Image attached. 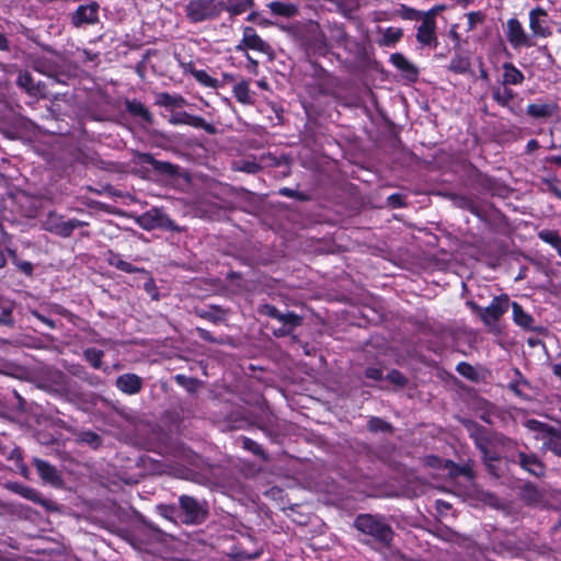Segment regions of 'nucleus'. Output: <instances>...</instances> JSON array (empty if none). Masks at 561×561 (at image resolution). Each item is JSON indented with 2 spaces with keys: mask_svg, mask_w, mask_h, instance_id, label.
I'll return each mask as SVG.
<instances>
[{
  "mask_svg": "<svg viewBox=\"0 0 561 561\" xmlns=\"http://www.w3.org/2000/svg\"><path fill=\"white\" fill-rule=\"evenodd\" d=\"M245 57L248 60V64L245 66L247 70L253 75H257L259 62L255 59H253L247 51Z\"/></svg>",
  "mask_w": 561,
  "mask_h": 561,
  "instance_id": "63",
  "label": "nucleus"
},
{
  "mask_svg": "<svg viewBox=\"0 0 561 561\" xmlns=\"http://www.w3.org/2000/svg\"><path fill=\"white\" fill-rule=\"evenodd\" d=\"M392 65L405 75L409 79L415 80L417 77V69L412 65L402 54L394 53L390 56Z\"/></svg>",
  "mask_w": 561,
  "mask_h": 561,
  "instance_id": "28",
  "label": "nucleus"
},
{
  "mask_svg": "<svg viewBox=\"0 0 561 561\" xmlns=\"http://www.w3.org/2000/svg\"><path fill=\"white\" fill-rule=\"evenodd\" d=\"M99 12L100 4L96 1L81 4L70 14V22L77 28L94 25L100 21Z\"/></svg>",
  "mask_w": 561,
  "mask_h": 561,
  "instance_id": "10",
  "label": "nucleus"
},
{
  "mask_svg": "<svg viewBox=\"0 0 561 561\" xmlns=\"http://www.w3.org/2000/svg\"><path fill=\"white\" fill-rule=\"evenodd\" d=\"M387 380H389L391 383L399 386V387L405 386L407 381H408L407 378L404 377V375L397 369H392L387 375Z\"/></svg>",
  "mask_w": 561,
  "mask_h": 561,
  "instance_id": "54",
  "label": "nucleus"
},
{
  "mask_svg": "<svg viewBox=\"0 0 561 561\" xmlns=\"http://www.w3.org/2000/svg\"><path fill=\"white\" fill-rule=\"evenodd\" d=\"M516 96V93L508 88L507 85L493 87L492 88V99L500 106L508 108L511 113L518 115V112L511 105L512 100Z\"/></svg>",
  "mask_w": 561,
  "mask_h": 561,
  "instance_id": "25",
  "label": "nucleus"
},
{
  "mask_svg": "<svg viewBox=\"0 0 561 561\" xmlns=\"http://www.w3.org/2000/svg\"><path fill=\"white\" fill-rule=\"evenodd\" d=\"M540 185L542 192L552 194L561 199V180L557 175L552 174L541 178Z\"/></svg>",
  "mask_w": 561,
  "mask_h": 561,
  "instance_id": "33",
  "label": "nucleus"
},
{
  "mask_svg": "<svg viewBox=\"0 0 561 561\" xmlns=\"http://www.w3.org/2000/svg\"><path fill=\"white\" fill-rule=\"evenodd\" d=\"M261 313L276 320L280 318V311L275 306L267 304L261 307Z\"/></svg>",
  "mask_w": 561,
  "mask_h": 561,
  "instance_id": "59",
  "label": "nucleus"
},
{
  "mask_svg": "<svg viewBox=\"0 0 561 561\" xmlns=\"http://www.w3.org/2000/svg\"><path fill=\"white\" fill-rule=\"evenodd\" d=\"M511 306L513 312V321L516 325L527 331L541 332L542 329L534 325L535 319L529 313H527L518 302L513 301Z\"/></svg>",
  "mask_w": 561,
  "mask_h": 561,
  "instance_id": "22",
  "label": "nucleus"
},
{
  "mask_svg": "<svg viewBox=\"0 0 561 561\" xmlns=\"http://www.w3.org/2000/svg\"><path fill=\"white\" fill-rule=\"evenodd\" d=\"M31 314L39 320L42 323L46 324L49 329H56L57 324L54 320L49 319L48 317L42 314L38 310H31Z\"/></svg>",
  "mask_w": 561,
  "mask_h": 561,
  "instance_id": "58",
  "label": "nucleus"
},
{
  "mask_svg": "<svg viewBox=\"0 0 561 561\" xmlns=\"http://www.w3.org/2000/svg\"><path fill=\"white\" fill-rule=\"evenodd\" d=\"M184 11L191 23L213 21L220 16V7L217 0H190Z\"/></svg>",
  "mask_w": 561,
  "mask_h": 561,
  "instance_id": "3",
  "label": "nucleus"
},
{
  "mask_svg": "<svg viewBox=\"0 0 561 561\" xmlns=\"http://www.w3.org/2000/svg\"><path fill=\"white\" fill-rule=\"evenodd\" d=\"M69 373L79 379L89 382L90 385H94L93 376L90 375L83 367L81 366H72L69 369Z\"/></svg>",
  "mask_w": 561,
  "mask_h": 561,
  "instance_id": "53",
  "label": "nucleus"
},
{
  "mask_svg": "<svg viewBox=\"0 0 561 561\" xmlns=\"http://www.w3.org/2000/svg\"><path fill=\"white\" fill-rule=\"evenodd\" d=\"M421 24L416 30V41L422 46H430L436 48L438 45V39L436 36V21H433L431 18L421 19Z\"/></svg>",
  "mask_w": 561,
  "mask_h": 561,
  "instance_id": "16",
  "label": "nucleus"
},
{
  "mask_svg": "<svg viewBox=\"0 0 561 561\" xmlns=\"http://www.w3.org/2000/svg\"><path fill=\"white\" fill-rule=\"evenodd\" d=\"M33 466L35 467L37 473L44 480L45 482L58 486L62 483V479L56 469L55 466L50 465L48 461L34 458L33 459Z\"/></svg>",
  "mask_w": 561,
  "mask_h": 561,
  "instance_id": "18",
  "label": "nucleus"
},
{
  "mask_svg": "<svg viewBox=\"0 0 561 561\" xmlns=\"http://www.w3.org/2000/svg\"><path fill=\"white\" fill-rule=\"evenodd\" d=\"M34 70L55 80L57 83L66 84L69 75L61 70L51 59L38 58L33 66Z\"/></svg>",
  "mask_w": 561,
  "mask_h": 561,
  "instance_id": "14",
  "label": "nucleus"
},
{
  "mask_svg": "<svg viewBox=\"0 0 561 561\" xmlns=\"http://www.w3.org/2000/svg\"><path fill=\"white\" fill-rule=\"evenodd\" d=\"M268 8L273 14L284 18H293L298 13L297 5L288 2L272 1L268 3Z\"/></svg>",
  "mask_w": 561,
  "mask_h": 561,
  "instance_id": "31",
  "label": "nucleus"
},
{
  "mask_svg": "<svg viewBox=\"0 0 561 561\" xmlns=\"http://www.w3.org/2000/svg\"><path fill=\"white\" fill-rule=\"evenodd\" d=\"M403 36V30L400 27H387L380 39V45L392 47L394 46Z\"/></svg>",
  "mask_w": 561,
  "mask_h": 561,
  "instance_id": "36",
  "label": "nucleus"
},
{
  "mask_svg": "<svg viewBox=\"0 0 561 561\" xmlns=\"http://www.w3.org/2000/svg\"><path fill=\"white\" fill-rule=\"evenodd\" d=\"M283 325L288 327L294 330L299 327L302 322V318L296 314L295 312H280V318L277 319Z\"/></svg>",
  "mask_w": 561,
  "mask_h": 561,
  "instance_id": "46",
  "label": "nucleus"
},
{
  "mask_svg": "<svg viewBox=\"0 0 561 561\" xmlns=\"http://www.w3.org/2000/svg\"><path fill=\"white\" fill-rule=\"evenodd\" d=\"M125 106L130 115L141 118L144 122L148 124L152 123V114L140 101L136 99L127 100Z\"/></svg>",
  "mask_w": 561,
  "mask_h": 561,
  "instance_id": "30",
  "label": "nucleus"
},
{
  "mask_svg": "<svg viewBox=\"0 0 561 561\" xmlns=\"http://www.w3.org/2000/svg\"><path fill=\"white\" fill-rule=\"evenodd\" d=\"M468 18V26L467 31H473L477 25L482 24L485 20V14L481 11H472L467 14Z\"/></svg>",
  "mask_w": 561,
  "mask_h": 561,
  "instance_id": "49",
  "label": "nucleus"
},
{
  "mask_svg": "<svg viewBox=\"0 0 561 561\" xmlns=\"http://www.w3.org/2000/svg\"><path fill=\"white\" fill-rule=\"evenodd\" d=\"M354 526L358 531L371 537L375 542L383 547L390 546L393 539V530L382 516L360 514L355 518Z\"/></svg>",
  "mask_w": 561,
  "mask_h": 561,
  "instance_id": "1",
  "label": "nucleus"
},
{
  "mask_svg": "<svg viewBox=\"0 0 561 561\" xmlns=\"http://www.w3.org/2000/svg\"><path fill=\"white\" fill-rule=\"evenodd\" d=\"M180 122L184 123V124H187L190 126L196 127V128H202V129L206 130L209 134L215 133V127L211 124L207 123L201 116L190 115V114L185 113L184 114V119H181Z\"/></svg>",
  "mask_w": 561,
  "mask_h": 561,
  "instance_id": "38",
  "label": "nucleus"
},
{
  "mask_svg": "<svg viewBox=\"0 0 561 561\" xmlns=\"http://www.w3.org/2000/svg\"><path fill=\"white\" fill-rule=\"evenodd\" d=\"M0 308H1L0 325L13 328L15 325V320L12 314L14 304L13 302L2 304V301H0Z\"/></svg>",
  "mask_w": 561,
  "mask_h": 561,
  "instance_id": "40",
  "label": "nucleus"
},
{
  "mask_svg": "<svg viewBox=\"0 0 561 561\" xmlns=\"http://www.w3.org/2000/svg\"><path fill=\"white\" fill-rule=\"evenodd\" d=\"M157 104L165 107L175 106L176 99L167 92H162L158 95Z\"/></svg>",
  "mask_w": 561,
  "mask_h": 561,
  "instance_id": "57",
  "label": "nucleus"
},
{
  "mask_svg": "<svg viewBox=\"0 0 561 561\" xmlns=\"http://www.w3.org/2000/svg\"><path fill=\"white\" fill-rule=\"evenodd\" d=\"M133 161L136 164H144V163L150 164L157 174L165 176L168 179H174L180 175V167L179 165L173 164L169 161L157 160L149 152L134 151L133 152Z\"/></svg>",
  "mask_w": 561,
  "mask_h": 561,
  "instance_id": "6",
  "label": "nucleus"
},
{
  "mask_svg": "<svg viewBox=\"0 0 561 561\" xmlns=\"http://www.w3.org/2000/svg\"><path fill=\"white\" fill-rule=\"evenodd\" d=\"M157 511L162 517L169 520H173L175 518L178 508L174 505H158Z\"/></svg>",
  "mask_w": 561,
  "mask_h": 561,
  "instance_id": "56",
  "label": "nucleus"
},
{
  "mask_svg": "<svg viewBox=\"0 0 561 561\" xmlns=\"http://www.w3.org/2000/svg\"><path fill=\"white\" fill-rule=\"evenodd\" d=\"M508 461L517 463L523 470L536 478H541L546 474L545 463L534 453L526 454L524 451H517L515 456L508 458Z\"/></svg>",
  "mask_w": 561,
  "mask_h": 561,
  "instance_id": "12",
  "label": "nucleus"
},
{
  "mask_svg": "<svg viewBox=\"0 0 561 561\" xmlns=\"http://www.w3.org/2000/svg\"><path fill=\"white\" fill-rule=\"evenodd\" d=\"M257 428L261 430L272 442L277 443L280 436V433L277 428L268 423H261L257 425Z\"/></svg>",
  "mask_w": 561,
  "mask_h": 561,
  "instance_id": "52",
  "label": "nucleus"
},
{
  "mask_svg": "<svg viewBox=\"0 0 561 561\" xmlns=\"http://www.w3.org/2000/svg\"><path fill=\"white\" fill-rule=\"evenodd\" d=\"M103 356L104 352L94 347H89L83 352L84 359L95 369H100L102 367Z\"/></svg>",
  "mask_w": 561,
  "mask_h": 561,
  "instance_id": "41",
  "label": "nucleus"
},
{
  "mask_svg": "<svg viewBox=\"0 0 561 561\" xmlns=\"http://www.w3.org/2000/svg\"><path fill=\"white\" fill-rule=\"evenodd\" d=\"M78 439L80 443L87 444L94 449L99 448L102 444L101 436L92 431L81 432L78 436Z\"/></svg>",
  "mask_w": 561,
  "mask_h": 561,
  "instance_id": "43",
  "label": "nucleus"
},
{
  "mask_svg": "<svg viewBox=\"0 0 561 561\" xmlns=\"http://www.w3.org/2000/svg\"><path fill=\"white\" fill-rule=\"evenodd\" d=\"M247 49L256 50L268 56L273 55L271 45L263 41L251 26L243 28L242 41L236 46L237 51H247Z\"/></svg>",
  "mask_w": 561,
  "mask_h": 561,
  "instance_id": "11",
  "label": "nucleus"
},
{
  "mask_svg": "<svg viewBox=\"0 0 561 561\" xmlns=\"http://www.w3.org/2000/svg\"><path fill=\"white\" fill-rule=\"evenodd\" d=\"M179 504L184 515L183 522L185 524L198 525L206 519L208 511L205 503L190 495H181Z\"/></svg>",
  "mask_w": 561,
  "mask_h": 561,
  "instance_id": "5",
  "label": "nucleus"
},
{
  "mask_svg": "<svg viewBox=\"0 0 561 561\" xmlns=\"http://www.w3.org/2000/svg\"><path fill=\"white\" fill-rule=\"evenodd\" d=\"M502 85H518L525 80L524 73L512 62H504Z\"/></svg>",
  "mask_w": 561,
  "mask_h": 561,
  "instance_id": "27",
  "label": "nucleus"
},
{
  "mask_svg": "<svg viewBox=\"0 0 561 561\" xmlns=\"http://www.w3.org/2000/svg\"><path fill=\"white\" fill-rule=\"evenodd\" d=\"M365 376L369 379H373V380H381L382 379V376H383V373H382V369L381 368H378V367H368L366 368L365 370Z\"/></svg>",
  "mask_w": 561,
  "mask_h": 561,
  "instance_id": "61",
  "label": "nucleus"
},
{
  "mask_svg": "<svg viewBox=\"0 0 561 561\" xmlns=\"http://www.w3.org/2000/svg\"><path fill=\"white\" fill-rule=\"evenodd\" d=\"M105 261L108 265L128 273V274H135V273H145V268L134 266L133 264L124 261L121 256V254L114 252L113 250H107L104 254Z\"/></svg>",
  "mask_w": 561,
  "mask_h": 561,
  "instance_id": "24",
  "label": "nucleus"
},
{
  "mask_svg": "<svg viewBox=\"0 0 561 561\" xmlns=\"http://www.w3.org/2000/svg\"><path fill=\"white\" fill-rule=\"evenodd\" d=\"M445 195L458 208L466 209L482 220L486 219V211L481 206L476 204L470 197H468L466 195H459L456 193H447Z\"/></svg>",
  "mask_w": 561,
  "mask_h": 561,
  "instance_id": "20",
  "label": "nucleus"
},
{
  "mask_svg": "<svg viewBox=\"0 0 561 561\" xmlns=\"http://www.w3.org/2000/svg\"><path fill=\"white\" fill-rule=\"evenodd\" d=\"M463 425L470 437L473 439L476 447L480 451H484L485 446L490 443L486 428L471 420L463 421Z\"/></svg>",
  "mask_w": 561,
  "mask_h": 561,
  "instance_id": "21",
  "label": "nucleus"
},
{
  "mask_svg": "<svg viewBox=\"0 0 561 561\" xmlns=\"http://www.w3.org/2000/svg\"><path fill=\"white\" fill-rule=\"evenodd\" d=\"M239 440L241 442L242 448H244L245 450L252 453L253 455L262 458L263 460H267L268 457H267L266 453L264 451L262 446L260 444H257L255 440H253L247 436H241L239 438Z\"/></svg>",
  "mask_w": 561,
  "mask_h": 561,
  "instance_id": "39",
  "label": "nucleus"
},
{
  "mask_svg": "<svg viewBox=\"0 0 561 561\" xmlns=\"http://www.w3.org/2000/svg\"><path fill=\"white\" fill-rule=\"evenodd\" d=\"M140 227L147 231L163 229L173 232H180L181 228L169 217V215L159 207H152L145 211L138 219Z\"/></svg>",
  "mask_w": 561,
  "mask_h": 561,
  "instance_id": "4",
  "label": "nucleus"
},
{
  "mask_svg": "<svg viewBox=\"0 0 561 561\" xmlns=\"http://www.w3.org/2000/svg\"><path fill=\"white\" fill-rule=\"evenodd\" d=\"M494 442L496 445L501 446L507 451L516 449L518 445L515 439H512L503 434H495Z\"/></svg>",
  "mask_w": 561,
  "mask_h": 561,
  "instance_id": "50",
  "label": "nucleus"
},
{
  "mask_svg": "<svg viewBox=\"0 0 561 561\" xmlns=\"http://www.w3.org/2000/svg\"><path fill=\"white\" fill-rule=\"evenodd\" d=\"M16 84L31 96H37L41 93V83L35 82L28 71H20Z\"/></svg>",
  "mask_w": 561,
  "mask_h": 561,
  "instance_id": "29",
  "label": "nucleus"
},
{
  "mask_svg": "<svg viewBox=\"0 0 561 561\" xmlns=\"http://www.w3.org/2000/svg\"><path fill=\"white\" fill-rule=\"evenodd\" d=\"M480 453L482 455V460H483L484 465L488 466L490 470H492L493 469L492 463L499 461L500 456L495 451L489 450L488 445L485 446V450L480 451Z\"/></svg>",
  "mask_w": 561,
  "mask_h": 561,
  "instance_id": "55",
  "label": "nucleus"
},
{
  "mask_svg": "<svg viewBox=\"0 0 561 561\" xmlns=\"http://www.w3.org/2000/svg\"><path fill=\"white\" fill-rule=\"evenodd\" d=\"M145 289L147 293H149L151 295L152 299H154V300L159 299V294L157 291L156 285L152 279H149L148 282L145 283Z\"/></svg>",
  "mask_w": 561,
  "mask_h": 561,
  "instance_id": "64",
  "label": "nucleus"
},
{
  "mask_svg": "<svg viewBox=\"0 0 561 561\" xmlns=\"http://www.w3.org/2000/svg\"><path fill=\"white\" fill-rule=\"evenodd\" d=\"M456 370L458 374H460L461 376H463L470 380H474L477 378L476 369L470 364H468L466 362H460L457 365Z\"/></svg>",
  "mask_w": 561,
  "mask_h": 561,
  "instance_id": "51",
  "label": "nucleus"
},
{
  "mask_svg": "<svg viewBox=\"0 0 561 561\" xmlns=\"http://www.w3.org/2000/svg\"><path fill=\"white\" fill-rule=\"evenodd\" d=\"M54 383L56 391L71 402L79 401L83 397L80 386L62 373L54 376Z\"/></svg>",
  "mask_w": 561,
  "mask_h": 561,
  "instance_id": "13",
  "label": "nucleus"
},
{
  "mask_svg": "<svg viewBox=\"0 0 561 561\" xmlns=\"http://www.w3.org/2000/svg\"><path fill=\"white\" fill-rule=\"evenodd\" d=\"M329 39L335 46L342 47L352 55H359L363 50L362 45L350 36L343 24L333 23L329 25Z\"/></svg>",
  "mask_w": 561,
  "mask_h": 561,
  "instance_id": "8",
  "label": "nucleus"
},
{
  "mask_svg": "<svg viewBox=\"0 0 561 561\" xmlns=\"http://www.w3.org/2000/svg\"><path fill=\"white\" fill-rule=\"evenodd\" d=\"M387 201H388V205L391 206L392 208H400V207L404 206L403 197H402V195H400L398 193L391 194L387 198Z\"/></svg>",
  "mask_w": 561,
  "mask_h": 561,
  "instance_id": "62",
  "label": "nucleus"
},
{
  "mask_svg": "<svg viewBox=\"0 0 561 561\" xmlns=\"http://www.w3.org/2000/svg\"><path fill=\"white\" fill-rule=\"evenodd\" d=\"M471 308L479 312L482 321L486 324L496 322L508 309L510 299L506 295L494 297L491 304L481 308L477 304L471 302Z\"/></svg>",
  "mask_w": 561,
  "mask_h": 561,
  "instance_id": "9",
  "label": "nucleus"
},
{
  "mask_svg": "<svg viewBox=\"0 0 561 561\" xmlns=\"http://www.w3.org/2000/svg\"><path fill=\"white\" fill-rule=\"evenodd\" d=\"M196 314L199 318L205 319V320L210 321L216 324L219 322H222L225 319V312L218 306H210L209 309H198V310H196Z\"/></svg>",
  "mask_w": 561,
  "mask_h": 561,
  "instance_id": "35",
  "label": "nucleus"
},
{
  "mask_svg": "<svg viewBox=\"0 0 561 561\" xmlns=\"http://www.w3.org/2000/svg\"><path fill=\"white\" fill-rule=\"evenodd\" d=\"M87 225L88 222L81 221L76 218L64 220L61 216L54 213H49L46 220L43 222V227L46 231H49L62 238L70 237L75 229Z\"/></svg>",
  "mask_w": 561,
  "mask_h": 561,
  "instance_id": "7",
  "label": "nucleus"
},
{
  "mask_svg": "<svg viewBox=\"0 0 561 561\" xmlns=\"http://www.w3.org/2000/svg\"><path fill=\"white\" fill-rule=\"evenodd\" d=\"M233 95L238 102L242 104H252V95L250 91L249 82L241 81L233 87Z\"/></svg>",
  "mask_w": 561,
  "mask_h": 561,
  "instance_id": "37",
  "label": "nucleus"
},
{
  "mask_svg": "<svg viewBox=\"0 0 561 561\" xmlns=\"http://www.w3.org/2000/svg\"><path fill=\"white\" fill-rule=\"evenodd\" d=\"M197 335L206 342L219 344L220 341L216 339L209 331L203 329V328H196L195 329Z\"/></svg>",
  "mask_w": 561,
  "mask_h": 561,
  "instance_id": "60",
  "label": "nucleus"
},
{
  "mask_svg": "<svg viewBox=\"0 0 561 561\" xmlns=\"http://www.w3.org/2000/svg\"><path fill=\"white\" fill-rule=\"evenodd\" d=\"M192 75L201 84L216 89L219 87V81L213 77H210L205 70H192Z\"/></svg>",
  "mask_w": 561,
  "mask_h": 561,
  "instance_id": "44",
  "label": "nucleus"
},
{
  "mask_svg": "<svg viewBox=\"0 0 561 561\" xmlns=\"http://www.w3.org/2000/svg\"><path fill=\"white\" fill-rule=\"evenodd\" d=\"M220 14L226 11L230 18L241 15L254 7V0H222L218 1Z\"/></svg>",
  "mask_w": 561,
  "mask_h": 561,
  "instance_id": "23",
  "label": "nucleus"
},
{
  "mask_svg": "<svg viewBox=\"0 0 561 561\" xmlns=\"http://www.w3.org/2000/svg\"><path fill=\"white\" fill-rule=\"evenodd\" d=\"M15 492L19 493L21 496H23L26 500H30L34 503H42V496L41 493L30 486H18L15 489Z\"/></svg>",
  "mask_w": 561,
  "mask_h": 561,
  "instance_id": "47",
  "label": "nucleus"
},
{
  "mask_svg": "<svg viewBox=\"0 0 561 561\" xmlns=\"http://www.w3.org/2000/svg\"><path fill=\"white\" fill-rule=\"evenodd\" d=\"M367 426H368V430L374 433L391 431V425L388 422H386L379 417H371L368 421Z\"/></svg>",
  "mask_w": 561,
  "mask_h": 561,
  "instance_id": "48",
  "label": "nucleus"
},
{
  "mask_svg": "<svg viewBox=\"0 0 561 561\" xmlns=\"http://www.w3.org/2000/svg\"><path fill=\"white\" fill-rule=\"evenodd\" d=\"M394 15L401 18L402 20L420 21L422 19L423 11H419L405 4H400L399 9L396 10Z\"/></svg>",
  "mask_w": 561,
  "mask_h": 561,
  "instance_id": "42",
  "label": "nucleus"
},
{
  "mask_svg": "<svg viewBox=\"0 0 561 561\" xmlns=\"http://www.w3.org/2000/svg\"><path fill=\"white\" fill-rule=\"evenodd\" d=\"M556 102L533 103L527 106V114L533 118H549L558 112Z\"/></svg>",
  "mask_w": 561,
  "mask_h": 561,
  "instance_id": "26",
  "label": "nucleus"
},
{
  "mask_svg": "<svg viewBox=\"0 0 561 561\" xmlns=\"http://www.w3.org/2000/svg\"><path fill=\"white\" fill-rule=\"evenodd\" d=\"M506 37L514 48L530 47L533 45L522 23L516 18L507 21Z\"/></svg>",
  "mask_w": 561,
  "mask_h": 561,
  "instance_id": "15",
  "label": "nucleus"
},
{
  "mask_svg": "<svg viewBox=\"0 0 561 561\" xmlns=\"http://www.w3.org/2000/svg\"><path fill=\"white\" fill-rule=\"evenodd\" d=\"M470 66H471V64H470V59L468 57L461 56V55H455L450 60L448 69L455 73H459V75L469 73V75L473 76V72L470 69Z\"/></svg>",
  "mask_w": 561,
  "mask_h": 561,
  "instance_id": "34",
  "label": "nucleus"
},
{
  "mask_svg": "<svg viewBox=\"0 0 561 561\" xmlns=\"http://www.w3.org/2000/svg\"><path fill=\"white\" fill-rule=\"evenodd\" d=\"M547 12L542 8H535L529 12V27L534 35L539 37H548L551 31L547 25Z\"/></svg>",
  "mask_w": 561,
  "mask_h": 561,
  "instance_id": "19",
  "label": "nucleus"
},
{
  "mask_svg": "<svg viewBox=\"0 0 561 561\" xmlns=\"http://www.w3.org/2000/svg\"><path fill=\"white\" fill-rule=\"evenodd\" d=\"M115 386L123 393L134 396L141 391L144 381L138 375L127 373L116 378Z\"/></svg>",
  "mask_w": 561,
  "mask_h": 561,
  "instance_id": "17",
  "label": "nucleus"
},
{
  "mask_svg": "<svg viewBox=\"0 0 561 561\" xmlns=\"http://www.w3.org/2000/svg\"><path fill=\"white\" fill-rule=\"evenodd\" d=\"M233 169L249 174H256L262 170V167L253 160H241L234 163Z\"/></svg>",
  "mask_w": 561,
  "mask_h": 561,
  "instance_id": "45",
  "label": "nucleus"
},
{
  "mask_svg": "<svg viewBox=\"0 0 561 561\" xmlns=\"http://www.w3.org/2000/svg\"><path fill=\"white\" fill-rule=\"evenodd\" d=\"M445 469L448 470V474L451 478L463 477L468 481H472L474 478V473H473L471 467L468 465L460 466L458 463H455L451 460H446Z\"/></svg>",
  "mask_w": 561,
  "mask_h": 561,
  "instance_id": "32",
  "label": "nucleus"
},
{
  "mask_svg": "<svg viewBox=\"0 0 561 561\" xmlns=\"http://www.w3.org/2000/svg\"><path fill=\"white\" fill-rule=\"evenodd\" d=\"M525 427L537 433L535 439L542 442V449L561 457V427H556L536 419L526 420Z\"/></svg>",
  "mask_w": 561,
  "mask_h": 561,
  "instance_id": "2",
  "label": "nucleus"
}]
</instances>
